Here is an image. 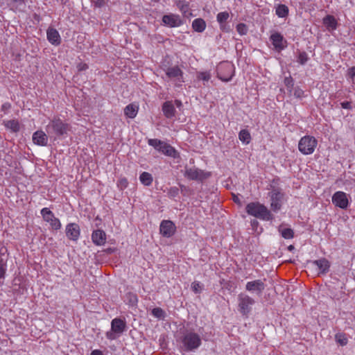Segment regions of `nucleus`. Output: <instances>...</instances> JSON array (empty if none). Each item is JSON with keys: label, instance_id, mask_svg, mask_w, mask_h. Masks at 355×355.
I'll return each mask as SVG.
<instances>
[{"label": "nucleus", "instance_id": "nucleus-1", "mask_svg": "<svg viewBox=\"0 0 355 355\" xmlns=\"http://www.w3.org/2000/svg\"><path fill=\"white\" fill-rule=\"evenodd\" d=\"M178 341L180 343V349L184 352L196 351L202 344L200 336L193 330H185Z\"/></svg>", "mask_w": 355, "mask_h": 355}, {"label": "nucleus", "instance_id": "nucleus-2", "mask_svg": "<svg viewBox=\"0 0 355 355\" xmlns=\"http://www.w3.org/2000/svg\"><path fill=\"white\" fill-rule=\"evenodd\" d=\"M71 130L70 124L64 122L58 116H54L50 120L46 127V133L49 137H61L67 135Z\"/></svg>", "mask_w": 355, "mask_h": 355}, {"label": "nucleus", "instance_id": "nucleus-3", "mask_svg": "<svg viewBox=\"0 0 355 355\" xmlns=\"http://www.w3.org/2000/svg\"><path fill=\"white\" fill-rule=\"evenodd\" d=\"M246 212L257 218L262 220H271L273 215L270 211L263 205L259 202H250L246 205Z\"/></svg>", "mask_w": 355, "mask_h": 355}, {"label": "nucleus", "instance_id": "nucleus-4", "mask_svg": "<svg viewBox=\"0 0 355 355\" xmlns=\"http://www.w3.org/2000/svg\"><path fill=\"white\" fill-rule=\"evenodd\" d=\"M318 145L317 139L309 135L302 137L298 143V149L304 155L312 154Z\"/></svg>", "mask_w": 355, "mask_h": 355}, {"label": "nucleus", "instance_id": "nucleus-5", "mask_svg": "<svg viewBox=\"0 0 355 355\" xmlns=\"http://www.w3.org/2000/svg\"><path fill=\"white\" fill-rule=\"evenodd\" d=\"M234 65L230 62H223L217 67V76L224 82H228L232 80L234 75Z\"/></svg>", "mask_w": 355, "mask_h": 355}, {"label": "nucleus", "instance_id": "nucleus-6", "mask_svg": "<svg viewBox=\"0 0 355 355\" xmlns=\"http://www.w3.org/2000/svg\"><path fill=\"white\" fill-rule=\"evenodd\" d=\"M254 303V300L245 293H241L238 295L239 311L243 315H249Z\"/></svg>", "mask_w": 355, "mask_h": 355}, {"label": "nucleus", "instance_id": "nucleus-7", "mask_svg": "<svg viewBox=\"0 0 355 355\" xmlns=\"http://www.w3.org/2000/svg\"><path fill=\"white\" fill-rule=\"evenodd\" d=\"M148 144L155 148L157 150L162 153L163 154L170 156L172 157H175L177 155V152L173 147L171 145L159 140L157 139H150L148 141Z\"/></svg>", "mask_w": 355, "mask_h": 355}, {"label": "nucleus", "instance_id": "nucleus-8", "mask_svg": "<svg viewBox=\"0 0 355 355\" xmlns=\"http://www.w3.org/2000/svg\"><path fill=\"white\" fill-rule=\"evenodd\" d=\"M126 327L125 322L121 318H114L111 322V330L106 333V337L109 340H115L125 330Z\"/></svg>", "mask_w": 355, "mask_h": 355}, {"label": "nucleus", "instance_id": "nucleus-9", "mask_svg": "<svg viewBox=\"0 0 355 355\" xmlns=\"http://www.w3.org/2000/svg\"><path fill=\"white\" fill-rule=\"evenodd\" d=\"M184 177L191 180L202 182L210 176V173L196 167L185 168Z\"/></svg>", "mask_w": 355, "mask_h": 355}, {"label": "nucleus", "instance_id": "nucleus-10", "mask_svg": "<svg viewBox=\"0 0 355 355\" xmlns=\"http://www.w3.org/2000/svg\"><path fill=\"white\" fill-rule=\"evenodd\" d=\"M40 214L43 220L49 223L53 230H59L61 229L62 225L60 220L56 218L54 214L47 207L42 209Z\"/></svg>", "mask_w": 355, "mask_h": 355}, {"label": "nucleus", "instance_id": "nucleus-11", "mask_svg": "<svg viewBox=\"0 0 355 355\" xmlns=\"http://www.w3.org/2000/svg\"><path fill=\"white\" fill-rule=\"evenodd\" d=\"M333 204L343 209H346L349 205L347 195L343 191H336L332 196Z\"/></svg>", "mask_w": 355, "mask_h": 355}, {"label": "nucleus", "instance_id": "nucleus-12", "mask_svg": "<svg viewBox=\"0 0 355 355\" xmlns=\"http://www.w3.org/2000/svg\"><path fill=\"white\" fill-rule=\"evenodd\" d=\"M162 24L170 28L178 27L182 24V20L179 15L167 14L162 17Z\"/></svg>", "mask_w": 355, "mask_h": 355}, {"label": "nucleus", "instance_id": "nucleus-13", "mask_svg": "<svg viewBox=\"0 0 355 355\" xmlns=\"http://www.w3.org/2000/svg\"><path fill=\"white\" fill-rule=\"evenodd\" d=\"M166 74L168 78L175 81L177 86H180L183 82V72L178 67H169L166 71Z\"/></svg>", "mask_w": 355, "mask_h": 355}, {"label": "nucleus", "instance_id": "nucleus-14", "mask_svg": "<svg viewBox=\"0 0 355 355\" xmlns=\"http://www.w3.org/2000/svg\"><path fill=\"white\" fill-rule=\"evenodd\" d=\"M266 287L264 281L262 279H257L247 282L245 285L246 291L250 293H256L257 295H261L264 291Z\"/></svg>", "mask_w": 355, "mask_h": 355}, {"label": "nucleus", "instance_id": "nucleus-15", "mask_svg": "<svg viewBox=\"0 0 355 355\" xmlns=\"http://www.w3.org/2000/svg\"><path fill=\"white\" fill-rule=\"evenodd\" d=\"M311 266L315 270L318 275L325 274L329 270L330 263L327 259L322 258L313 261Z\"/></svg>", "mask_w": 355, "mask_h": 355}, {"label": "nucleus", "instance_id": "nucleus-16", "mask_svg": "<svg viewBox=\"0 0 355 355\" xmlns=\"http://www.w3.org/2000/svg\"><path fill=\"white\" fill-rule=\"evenodd\" d=\"M283 198V194L277 191L273 190L270 193V207L272 211H277L281 209L282 207V202Z\"/></svg>", "mask_w": 355, "mask_h": 355}, {"label": "nucleus", "instance_id": "nucleus-17", "mask_svg": "<svg viewBox=\"0 0 355 355\" xmlns=\"http://www.w3.org/2000/svg\"><path fill=\"white\" fill-rule=\"evenodd\" d=\"M160 233L165 237L172 236L175 232V226L171 220H163L159 227Z\"/></svg>", "mask_w": 355, "mask_h": 355}, {"label": "nucleus", "instance_id": "nucleus-18", "mask_svg": "<svg viewBox=\"0 0 355 355\" xmlns=\"http://www.w3.org/2000/svg\"><path fill=\"white\" fill-rule=\"evenodd\" d=\"M80 234V227L76 223H69L66 226V236L69 240L77 241Z\"/></svg>", "mask_w": 355, "mask_h": 355}, {"label": "nucleus", "instance_id": "nucleus-19", "mask_svg": "<svg viewBox=\"0 0 355 355\" xmlns=\"http://www.w3.org/2000/svg\"><path fill=\"white\" fill-rule=\"evenodd\" d=\"M270 40L275 49L278 51H281L286 46V41L279 33L275 32L272 33L270 37Z\"/></svg>", "mask_w": 355, "mask_h": 355}, {"label": "nucleus", "instance_id": "nucleus-20", "mask_svg": "<svg viewBox=\"0 0 355 355\" xmlns=\"http://www.w3.org/2000/svg\"><path fill=\"white\" fill-rule=\"evenodd\" d=\"M48 134L42 130H38L33 135V141L39 146H46L48 143Z\"/></svg>", "mask_w": 355, "mask_h": 355}, {"label": "nucleus", "instance_id": "nucleus-21", "mask_svg": "<svg viewBox=\"0 0 355 355\" xmlns=\"http://www.w3.org/2000/svg\"><path fill=\"white\" fill-rule=\"evenodd\" d=\"M92 240L96 245H103L106 241V234L101 230H96L92 232Z\"/></svg>", "mask_w": 355, "mask_h": 355}, {"label": "nucleus", "instance_id": "nucleus-22", "mask_svg": "<svg viewBox=\"0 0 355 355\" xmlns=\"http://www.w3.org/2000/svg\"><path fill=\"white\" fill-rule=\"evenodd\" d=\"M49 42L55 46L60 44L61 39L58 31L53 28H49L46 32Z\"/></svg>", "mask_w": 355, "mask_h": 355}, {"label": "nucleus", "instance_id": "nucleus-23", "mask_svg": "<svg viewBox=\"0 0 355 355\" xmlns=\"http://www.w3.org/2000/svg\"><path fill=\"white\" fill-rule=\"evenodd\" d=\"M323 24L329 31H333L337 28L338 22L336 18L330 15L323 18Z\"/></svg>", "mask_w": 355, "mask_h": 355}, {"label": "nucleus", "instance_id": "nucleus-24", "mask_svg": "<svg viewBox=\"0 0 355 355\" xmlns=\"http://www.w3.org/2000/svg\"><path fill=\"white\" fill-rule=\"evenodd\" d=\"M162 111L166 118H172L175 114V109L171 101H166L163 104Z\"/></svg>", "mask_w": 355, "mask_h": 355}, {"label": "nucleus", "instance_id": "nucleus-25", "mask_svg": "<svg viewBox=\"0 0 355 355\" xmlns=\"http://www.w3.org/2000/svg\"><path fill=\"white\" fill-rule=\"evenodd\" d=\"M278 232L285 239H291L294 237V231L291 228L286 227L284 224L279 226Z\"/></svg>", "mask_w": 355, "mask_h": 355}, {"label": "nucleus", "instance_id": "nucleus-26", "mask_svg": "<svg viewBox=\"0 0 355 355\" xmlns=\"http://www.w3.org/2000/svg\"><path fill=\"white\" fill-rule=\"evenodd\" d=\"M139 107L135 104H129L124 109V114L130 119H134L138 112Z\"/></svg>", "mask_w": 355, "mask_h": 355}, {"label": "nucleus", "instance_id": "nucleus-27", "mask_svg": "<svg viewBox=\"0 0 355 355\" xmlns=\"http://www.w3.org/2000/svg\"><path fill=\"white\" fill-rule=\"evenodd\" d=\"M3 125L7 129L10 130L13 132H17L20 129L19 122L16 119L4 121Z\"/></svg>", "mask_w": 355, "mask_h": 355}, {"label": "nucleus", "instance_id": "nucleus-28", "mask_svg": "<svg viewBox=\"0 0 355 355\" xmlns=\"http://www.w3.org/2000/svg\"><path fill=\"white\" fill-rule=\"evenodd\" d=\"M192 27L196 31L201 33L205 29L206 23L202 19H196L193 21Z\"/></svg>", "mask_w": 355, "mask_h": 355}, {"label": "nucleus", "instance_id": "nucleus-29", "mask_svg": "<svg viewBox=\"0 0 355 355\" xmlns=\"http://www.w3.org/2000/svg\"><path fill=\"white\" fill-rule=\"evenodd\" d=\"M230 17L229 12L227 11L219 12L217 16V21L220 24V29H223L225 27V23L227 21Z\"/></svg>", "mask_w": 355, "mask_h": 355}, {"label": "nucleus", "instance_id": "nucleus-30", "mask_svg": "<svg viewBox=\"0 0 355 355\" xmlns=\"http://www.w3.org/2000/svg\"><path fill=\"white\" fill-rule=\"evenodd\" d=\"M139 180L145 186H150L153 182V177L151 174L147 172H143L139 176Z\"/></svg>", "mask_w": 355, "mask_h": 355}, {"label": "nucleus", "instance_id": "nucleus-31", "mask_svg": "<svg viewBox=\"0 0 355 355\" xmlns=\"http://www.w3.org/2000/svg\"><path fill=\"white\" fill-rule=\"evenodd\" d=\"M239 138L244 144H249L251 141V136L248 130H241L239 134Z\"/></svg>", "mask_w": 355, "mask_h": 355}, {"label": "nucleus", "instance_id": "nucleus-32", "mask_svg": "<svg viewBox=\"0 0 355 355\" xmlns=\"http://www.w3.org/2000/svg\"><path fill=\"white\" fill-rule=\"evenodd\" d=\"M288 14V8L286 5L279 4L276 8V15L279 17H286Z\"/></svg>", "mask_w": 355, "mask_h": 355}, {"label": "nucleus", "instance_id": "nucleus-33", "mask_svg": "<svg viewBox=\"0 0 355 355\" xmlns=\"http://www.w3.org/2000/svg\"><path fill=\"white\" fill-rule=\"evenodd\" d=\"M284 83L285 86L286 87V89L288 92H289L290 95H292L293 88V78L289 77H286L284 80Z\"/></svg>", "mask_w": 355, "mask_h": 355}, {"label": "nucleus", "instance_id": "nucleus-34", "mask_svg": "<svg viewBox=\"0 0 355 355\" xmlns=\"http://www.w3.org/2000/svg\"><path fill=\"white\" fill-rule=\"evenodd\" d=\"M336 340L338 343H339L341 346L346 345L347 343V338L345 334H338L336 335Z\"/></svg>", "mask_w": 355, "mask_h": 355}, {"label": "nucleus", "instance_id": "nucleus-35", "mask_svg": "<svg viewBox=\"0 0 355 355\" xmlns=\"http://www.w3.org/2000/svg\"><path fill=\"white\" fill-rule=\"evenodd\" d=\"M197 78L199 80H202L203 81L207 82L211 78V74L209 72H207V71L199 72L197 74Z\"/></svg>", "mask_w": 355, "mask_h": 355}, {"label": "nucleus", "instance_id": "nucleus-36", "mask_svg": "<svg viewBox=\"0 0 355 355\" xmlns=\"http://www.w3.org/2000/svg\"><path fill=\"white\" fill-rule=\"evenodd\" d=\"M152 314L153 316L157 318H164L165 313L161 308H155L152 310Z\"/></svg>", "mask_w": 355, "mask_h": 355}, {"label": "nucleus", "instance_id": "nucleus-37", "mask_svg": "<svg viewBox=\"0 0 355 355\" xmlns=\"http://www.w3.org/2000/svg\"><path fill=\"white\" fill-rule=\"evenodd\" d=\"M236 31L241 35H244L248 33V27L245 24L240 23L236 26Z\"/></svg>", "mask_w": 355, "mask_h": 355}, {"label": "nucleus", "instance_id": "nucleus-38", "mask_svg": "<svg viewBox=\"0 0 355 355\" xmlns=\"http://www.w3.org/2000/svg\"><path fill=\"white\" fill-rule=\"evenodd\" d=\"M308 59V55L306 52H300L297 57V62L301 64H304Z\"/></svg>", "mask_w": 355, "mask_h": 355}, {"label": "nucleus", "instance_id": "nucleus-39", "mask_svg": "<svg viewBox=\"0 0 355 355\" xmlns=\"http://www.w3.org/2000/svg\"><path fill=\"white\" fill-rule=\"evenodd\" d=\"M191 288L195 293H200L202 290V286L198 282H194L191 284Z\"/></svg>", "mask_w": 355, "mask_h": 355}, {"label": "nucleus", "instance_id": "nucleus-40", "mask_svg": "<svg viewBox=\"0 0 355 355\" xmlns=\"http://www.w3.org/2000/svg\"><path fill=\"white\" fill-rule=\"evenodd\" d=\"M6 271V263L3 259H0V279L3 278Z\"/></svg>", "mask_w": 355, "mask_h": 355}, {"label": "nucleus", "instance_id": "nucleus-41", "mask_svg": "<svg viewBox=\"0 0 355 355\" xmlns=\"http://www.w3.org/2000/svg\"><path fill=\"white\" fill-rule=\"evenodd\" d=\"M128 182L127 179L125 178L119 179L117 182L118 187L121 190L125 189L128 187Z\"/></svg>", "mask_w": 355, "mask_h": 355}, {"label": "nucleus", "instance_id": "nucleus-42", "mask_svg": "<svg viewBox=\"0 0 355 355\" xmlns=\"http://www.w3.org/2000/svg\"><path fill=\"white\" fill-rule=\"evenodd\" d=\"M293 95L297 98H301L304 96V91L299 87L293 88Z\"/></svg>", "mask_w": 355, "mask_h": 355}, {"label": "nucleus", "instance_id": "nucleus-43", "mask_svg": "<svg viewBox=\"0 0 355 355\" xmlns=\"http://www.w3.org/2000/svg\"><path fill=\"white\" fill-rule=\"evenodd\" d=\"M179 193L178 188L173 187L169 189L168 195L170 198H175Z\"/></svg>", "mask_w": 355, "mask_h": 355}, {"label": "nucleus", "instance_id": "nucleus-44", "mask_svg": "<svg viewBox=\"0 0 355 355\" xmlns=\"http://www.w3.org/2000/svg\"><path fill=\"white\" fill-rule=\"evenodd\" d=\"M347 76L351 79L352 83L354 84L355 80V67H352L348 69Z\"/></svg>", "mask_w": 355, "mask_h": 355}, {"label": "nucleus", "instance_id": "nucleus-45", "mask_svg": "<svg viewBox=\"0 0 355 355\" xmlns=\"http://www.w3.org/2000/svg\"><path fill=\"white\" fill-rule=\"evenodd\" d=\"M342 108L346 109V110H350L352 109L351 103L348 101H345L340 103Z\"/></svg>", "mask_w": 355, "mask_h": 355}, {"label": "nucleus", "instance_id": "nucleus-46", "mask_svg": "<svg viewBox=\"0 0 355 355\" xmlns=\"http://www.w3.org/2000/svg\"><path fill=\"white\" fill-rule=\"evenodd\" d=\"M11 105L9 103H5L1 105V110L6 112L10 108Z\"/></svg>", "mask_w": 355, "mask_h": 355}, {"label": "nucleus", "instance_id": "nucleus-47", "mask_svg": "<svg viewBox=\"0 0 355 355\" xmlns=\"http://www.w3.org/2000/svg\"><path fill=\"white\" fill-rule=\"evenodd\" d=\"M90 355H104L103 352L99 349H94L91 352Z\"/></svg>", "mask_w": 355, "mask_h": 355}, {"label": "nucleus", "instance_id": "nucleus-48", "mask_svg": "<svg viewBox=\"0 0 355 355\" xmlns=\"http://www.w3.org/2000/svg\"><path fill=\"white\" fill-rule=\"evenodd\" d=\"M232 199H233L234 202H236V204H238L239 205H241V202L239 198L237 196L233 195Z\"/></svg>", "mask_w": 355, "mask_h": 355}, {"label": "nucleus", "instance_id": "nucleus-49", "mask_svg": "<svg viewBox=\"0 0 355 355\" xmlns=\"http://www.w3.org/2000/svg\"><path fill=\"white\" fill-rule=\"evenodd\" d=\"M137 302V298L135 295H131L130 302L135 304Z\"/></svg>", "mask_w": 355, "mask_h": 355}, {"label": "nucleus", "instance_id": "nucleus-50", "mask_svg": "<svg viewBox=\"0 0 355 355\" xmlns=\"http://www.w3.org/2000/svg\"><path fill=\"white\" fill-rule=\"evenodd\" d=\"M105 5V0H96V6L101 7Z\"/></svg>", "mask_w": 355, "mask_h": 355}, {"label": "nucleus", "instance_id": "nucleus-51", "mask_svg": "<svg viewBox=\"0 0 355 355\" xmlns=\"http://www.w3.org/2000/svg\"><path fill=\"white\" fill-rule=\"evenodd\" d=\"M88 68V66L86 64H83L82 66L79 67V70H85Z\"/></svg>", "mask_w": 355, "mask_h": 355}, {"label": "nucleus", "instance_id": "nucleus-52", "mask_svg": "<svg viewBox=\"0 0 355 355\" xmlns=\"http://www.w3.org/2000/svg\"><path fill=\"white\" fill-rule=\"evenodd\" d=\"M288 250L289 251H292V250H294V246H293V245H289V246L288 247Z\"/></svg>", "mask_w": 355, "mask_h": 355}, {"label": "nucleus", "instance_id": "nucleus-53", "mask_svg": "<svg viewBox=\"0 0 355 355\" xmlns=\"http://www.w3.org/2000/svg\"><path fill=\"white\" fill-rule=\"evenodd\" d=\"M14 1H15V2H17V3H22V2L24 1V0H14Z\"/></svg>", "mask_w": 355, "mask_h": 355}, {"label": "nucleus", "instance_id": "nucleus-54", "mask_svg": "<svg viewBox=\"0 0 355 355\" xmlns=\"http://www.w3.org/2000/svg\"><path fill=\"white\" fill-rule=\"evenodd\" d=\"M175 103H176L177 105H178V106L181 105V102L179 101H175Z\"/></svg>", "mask_w": 355, "mask_h": 355}, {"label": "nucleus", "instance_id": "nucleus-55", "mask_svg": "<svg viewBox=\"0 0 355 355\" xmlns=\"http://www.w3.org/2000/svg\"><path fill=\"white\" fill-rule=\"evenodd\" d=\"M253 223H257V222L256 220H254Z\"/></svg>", "mask_w": 355, "mask_h": 355}]
</instances>
